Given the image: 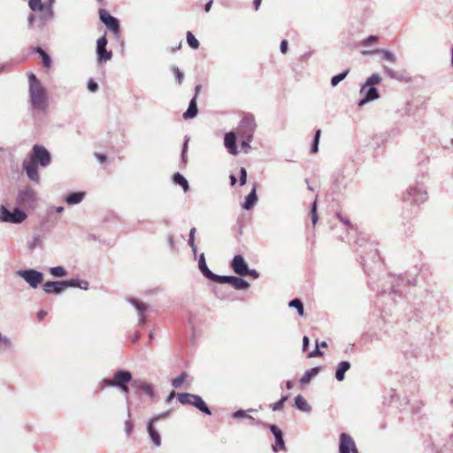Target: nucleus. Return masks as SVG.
<instances>
[{
    "instance_id": "50",
    "label": "nucleus",
    "mask_w": 453,
    "mask_h": 453,
    "mask_svg": "<svg viewBox=\"0 0 453 453\" xmlns=\"http://www.w3.org/2000/svg\"><path fill=\"white\" fill-rule=\"evenodd\" d=\"M95 155L100 163H104L106 161V156L99 153H96Z\"/></svg>"
},
{
    "instance_id": "48",
    "label": "nucleus",
    "mask_w": 453,
    "mask_h": 453,
    "mask_svg": "<svg viewBox=\"0 0 453 453\" xmlns=\"http://www.w3.org/2000/svg\"><path fill=\"white\" fill-rule=\"evenodd\" d=\"M280 51L283 54L287 53V51H288V41L287 40L281 41V42H280Z\"/></svg>"
},
{
    "instance_id": "7",
    "label": "nucleus",
    "mask_w": 453,
    "mask_h": 453,
    "mask_svg": "<svg viewBox=\"0 0 453 453\" xmlns=\"http://www.w3.org/2000/svg\"><path fill=\"white\" fill-rule=\"evenodd\" d=\"M27 219V214L19 209L11 212L5 206H0V221L10 223H21Z\"/></svg>"
},
{
    "instance_id": "29",
    "label": "nucleus",
    "mask_w": 453,
    "mask_h": 453,
    "mask_svg": "<svg viewBox=\"0 0 453 453\" xmlns=\"http://www.w3.org/2000/svg\"><path fill=\"white\" fill-rule=\"evenodd\" d=\"M84 196V193H72L66 197V202L69 204H75L80 203Z\"/></svg>"
},
{
    "instance_id": "52",
    "label": "nucleus",
    "mask_w": 453,
    "mask_h": 453,
    "mask_svg": "<svg viewBox=\"0 0 453 453\" xmlns=\"http://www.w3.org/2000/svg\"><path fill=\"white\" fill-rule=\"evenodd\" d=\"M308 345H309V338L307 336H304L303 339V350H306Z\"/></svg>"
},
{
    "instance_id": "20",
    "label": "nucleus",
    "mask_w": 453,
    "mask_h": 453,
    "mask_svg": "<svg viewBox=\"0 0 453 453\" xmlns=\"http://www.w3.org/2000/svg\"><path fill=\"white\" fill-rule=\"evenodd\" d=\"M197 114V106H196V99L193 97L189 103L188 110L183 113V118L185 119H193Z\"/></svg>"
},
{
    "instance_id": "40",
    "label": "nucleus",
    "mask_w": 453,
    "mask_h": 453,
    "mask_svg": "<svg viewBox=\"0 0 453 453\" xmlns=\"http://www.w3.org/2000/svg\"><path fill=\"white\" fill-rule=\"evenodd\" d=\"M195 234H196V228L193 227L190 230V233H189L188 244L192 247L193 250L196 252V246L195 244Z\"/></svg>"
},
{
    "instance_id": "47",
    "label": "nucleus",
    "mask_w": 453,
    "mask_h": 453,
    "mask_svg": "<svg viewBox=\"0 0 453 453\" xmlns=\"http://www.w3.org/2000/svg\"><path fill=\"white\" fill-rule=\"evenodd\" d=\"M174 74H175V77H176L178 82L181 83L183 77H184L183 73L178 68H176V69H174Z\"/></svg>"
},
{
    "instance_id": "62",
    "label": "nucleus",
    "mask_w": 453,
    "mask_h": 453,
    "mask_svg": "<svg viewBox=\"0 0 453 453\" xmlns=\"http://www.w3.org/2000/svg\"><path fill=\"white\" fill-rule=\"evenodd\" d=\"M322 347V348H327V343L326 342H322L320 343H319V347Z\"/></svg>"
},
{
    "instance_id": "59",
    "label": "nucleus",
    "mask_w": 453,
    "mask_h": 453,
    "mask_svg": "<svg viewBox=\"0 0 453 453\" xmlns=\"http://www.w3.org/2000/svg\"><path fill=\"white\" fill-rule=\"evenodd\" d=\"M251 135L249 136L248 140L247 141H243L242 142V148H249V142H250V138Z\"/></svg>"
},
{
    "instance_id": "61",
    "label": "nucleus",
    "mask_w": 453,
    "mask_h": 453,
    "mask_svg": "<svg viewBox=\"0 0 453 453\" xmlns=\"http://www.w3.org/2000/svg\"><path fill=\"white\" fill-rule=\"evenodd\" d=\"M231 185L234 186L236 183V178L234 175L230 176Z\"/></svg>"
},
{
    "instance_id": "9",
    "label": "nucleus",
    "mask_w": 453,
    "mask_h": 453,
    "mask_svg": "<svg viewBox=\"0 0 453 453\" xmlns=\"http://www.w3.org/2000/svg\"><path fill=\"white\" fill-rule=\"evenodd\" d=\"M340 453H358L356 443L350 435L348 434H342L340 436Z\"/></svg>"
},
{
    "instance_id": "17",
    "label": "nucleus",
    "mask_w": 453,
    "mask_h": 453,
    "mask_svg": "<svg viewBox=\"0 0 453 453\" xmlns=\"http://www.w3.org/2000/svg\"><path fill=\"white\" fill-rule=\"evenodd\" d=\"M19 200L22 203L31 204L35 201V194L32 189H26L19 193Z\"/></svg>"
},
{
    "instance_id": "54",
    "label": "nucleus",
    "mask_w": 453,
    "mask_h": 453,
    "mask_svg": "<svg viewBox=\"0 0 453 453\" xmlns=\"http://www.w3.org/2000/svg\"><path fill=\"white\" fill-rule=\"evenodd\" d=\"M384 69H385V73H386L388 76H390L391 78H394V77H395V73H394V71H393V70H391V69H389V68H388V67H385Z\"/></svg>"
},
{
    "instance_id": "49",
    "label": "nucleus",
    "mask_w": 453,
    "mask_h": 453,
    "mask_svg": "<svg viewBox=\"0 0 453 453\" xmlns=\"http://www.w3.org/2000/svg\"><path fill=\"white\" fill-rule=\"evenodd\" d=\"M46 316H47V311H42V310L38 311V313H37V319L40 321H42Z\"/></svg>"
},
{
    "instance_id": "23",
    "label": "nucleus",
    "mask_w": 453,
    "mask_h": 453,
    "mask_svg": "<svg viewBox=\"0 0 453 453\" xmlns=\"http://www.w3.org/2000/svg\"><path fill=\"white\" fill-rule=\"evenodd\" d=\"M230 280V285H232L235 289H246L250 286L246 280L235 276H232V279Z\"/></svg>"
},
{
    "instance_id": "13",
    "label": "nucleus",
    "mask_w": 453,
    "mask_h": 453,
    "mask_svg": "<svg viewBox=\"0 0 453 453\" xmlns=\"http://www.w3.org/2000/svg\"><path fill=\"white\" fill-rule=\"evenodd\" d=\"M224 144L230 154L236 155L238 153L236 146V136L234 132L226 134L224 138Z\"/></svg>"
},
{
    "instance_id": "44",
    "label": "nucleus",
    "mask_w": 453,
    "mask_h": 453,
    "mask_svg": "<svg viewBox=\"0 0 453 453\" xmlns=\"http://www.w3.org/2000/svg\"><path fill=\"white\" fill-rule=\"evenodd\" d=\"M242 124H246L250 127V131H253L255 125L252 118H245L242 120Z\"/></svg>"
},
{
    "instance_id": "64",
    "label": "nucleus",
    "mask_w": 453,
    "mask_h": 453,
    "mask_svg": "<svg viewBox=\"0 0 453 453\" xmlns=\"http://www.w3.org/2000/svg\"><path fill=\"white\" fill-rule=\"evenodd\" d=\"M173 396H174V392H172V393L169 395V396H168V398H167V401L169 402V401H170Z\"/></svg>"
},
{
    "instance_id": "51",
    "label": "nucleus",
    "mask_w": 453,
    "mask_h": 453,
    "mask_svg": "<svg viewBox=\"0 0 453 453\" xmlns=\"http://www.w3.org/2000/svg\"><path fill=\"white\" fill-rule=\"evenodd\" d=\"M245 416H246V415H245V411H242V410H241V411H236V412H234V418H243V417H245Z\"/></svg>"
},
{
    "instance_id": "63",
    "label": "nucleus",
    "mask_w": 453,
    "mask_h": 453,
    "mask_svg": "<svg viewBox=\"0 0 453 453\" xmlns=\"http://www.w3.org/2000/svg\"><path fill=\"white\" fill-rule=\"evenodd\" d=\"M286 386H287V388H288V389H290V388H292L293 384H292V382H291V381H289V380H288V381H287Z\"/></svg>"
},
{
    "instance_id": "5",
    "label": "nucleus",
    "mask_w": 453,
    "mask_h": 453,
    "mask_svg": "<svg viewBox=\"0 0 453 453\" xmlns=\"http://www.w3.org/2000/svg\"><path fill=\"white\" fill-rule=\"evenodd\" d=\"M177 397L181 404L192 405L203 413L211 415V411L201 396L190 393H180Z\"/></svg>"
},
{
    "instance_id": "3",
    "label": "nucleus",
    "mask_w": 453,
    "mask_h": 453,
    "mask_svg": "<svg viewBox=\"0 0 453 453\" xmlns=\"http://www.w3.org/2000/svg\"><path fill=\"white\" fill-rule=\"evenodd\" d=\"M132 381V374L128 371L119 370L117 371L112 379H105L103 380L104 387H117L125 395L129 393L127 384Z\"/></svg>"
},
{
    "instance_id": "16",
    "label": "nucleus",
    "mask_w": 453,
    "mask_h": 453,
    "mask_svg": "<svg viewBox=\"0 0 453 453\" xmlns=\"http://www.w3.org/2000/svg\"><path fill=\"white\" fill-rule=\"evenodd\" d=\"M158 418H153L150 422L149 423V426H148V432H149V434L153 441V443L156 445V446H160L161 444V438H160V434L156 431V429L153 427V422H155L156 420H157Z\"/></svg>"
},
{
    "instance_id": "37",
    "label": "nucleus",
    "mask_w": 453,
    "mask_h": 453,
    "mask_svg": "<svg viewBox=\"0 0 453 453\" xmlns=\"http://www.w3.org/2000/svg\"><path fill=\"white\" fill-rule=\"evenodd\" d=\"M377 52H381L382 57L385 60H388L392 63L395 62V57L390 51L382 50H377Z\"/></svg>"
},
{
    "instance_id": "43",
    "label": "nucleus",
    "mask_w": 453,
    "mask_h": 453,
    "mask_svg": "<svg viewBox=\"0 0 453 453\" xmlns=\"http://www.w3.org/2000/svg\"><path fill=\"white\" fill-rule=\"evenodd\" d=\"M378 41V37L374 35H371L368 38L365 39L362 42L364 46H367L371 43L376 42Z\"/></svg>"
},
{
    "instance_id": "58",
    "label": "nucleus",
    "mask_w": 453,
    "mask_h": 453,
    "mask_svg": "<svg viewBox=\"0 0 453 453\" xmlns=\"http://www.w3.org/2000/svg\"><path fill=\"white\" fill-rule=\"evenodd\" d=\"M211 4H212V0H210L204 6V11L206 12H210L211 10Z\"/></svg>"
},
{
    "instance_id": "36",
    "label": "nucleus",
    "mask_w": 453,
    "mask_h": 453,
    "mask_svg": "<svg viewBox=\"0 0 453 453\" xmlns=\"http://www.w3.org/2000/svg\"><path fill=\"white\" fill-rule=\"evenodd\" d=\"M347 74H348V71H346V72H344L342 73H340L338 75L334 76L332 78V80H331L332 86L335 87L340 81H342V80L345 79Z\"/></svg>"
},
{
    "instance_id": "42",
    "label": "nucleus",
    "mask_w": 453,
    "mask_h": 453,
    "mask_svg": "<svg viewBox=\"0 0 453 453\" xmlns=\"http://www.w3.org/2000/svg\"><path fill=\"white\" fill-rule=\"evenodd\" d=\"M247 180V172L245 168L242 167L240 170V184L243 186Z\"/></svg>"
},
{
    "instance_id": "60",
    "label": "nucleus",
    "mask_w": 453,
    "mask_h": 453,
    "mask_svg": "<svg viewBox=\"0 0 453 453\" xmlns=\"http://www.w3.org/2000/svg\"><path fill=\"white\" fill-rule=\"evenodd\" d=\"M338 218L340 219V220L346 226H349L350 223L348 219H343L342 217H341L340 215H338Z\"/></svg>"
},
{
    "instance_id": "4",
    "label": "nucleus",
    "mask_w": 453,
    "mask_h": 453,
    "mask_svg": "<svg viewBox=\"0 0 453 453\" xmlns=\"http://www.w3.org/2000/svg\"><path fill=\"white\" fill-rule=\"evenodd\" d=\"M81 283L78 280H62V281H47L43 284L42 288L47 294H60L67 287H79L84 289L88 288V283L83 281Z\"/></svg>"
},
{
    "instance_id": "11",
    "label": "nucleus",
    "mask_w": 453,
    "mask_h": 453,
    "mask_svg": "<svg viewBox=\"0 0 453 453\" xmlns=\"http://www.w3.org/2000/svg\"><path fill=\"white\" fill-rule=\"evenodd\" d=\"M107 39L105 36L100 37L96 42V53L98 61L106 62L112 57L111 51L106 50Z\"/></svg>"
},
{
    "instance_id": "24",
    "label": "nucleus",
    "mask_w": 453,
    "mask_h": 453,
    "mask_svg": "<svg viewBox=\"0 0 453 453\" xmlns=\"http://www.w3.org/2000/svg\"><path fill=\"white\" fill-rule=\"evenodd\" d=\"M381 81V77L378 73L372 74L365 81V84L362 87L360 93H364L368 86H374Z\"/></svg>"
},
{
    "instance_id": "32",
    "label": "nucleus",
    "mask_w": 453,
    "mask_h": 453,
    "mask_svg": "<svg viewBox=\"0 0 453 453\" xmlns=\"http://www.w3.org/2000/svg\"><path fill=\"white\" fill-rule=\"evenodd\" d=\"M290 307H293V308H296L298 311V314L300 316H303L304 314V309H303V303L301 302V300L299 299H294L292 300L289 304H288Z\"/></svg>"
},
{
    "instance_id": "35",
    "label": "nucleus",
    "mask_w": 453,
    "mask_h": 453,
    "mask_svg": "<svg viewBox=\"0 0 453 453\" xmlns=\"http://www.w3.org/2000/svg\"><path fill=\"white\" fill-rule=\"evenodd\" d=\"M320 134H321V131L319 129L317 130L316 134H315V137H314L313 145H312L311 150V153H312V154L318 152L319 142Z\"/></svg>"
},
{
    "instance_id": "22",
    "label": "nucleus",
    "mask_w": 453,
    "mask_h": 453,
    "mask_svg": "<svg viewBox=\"0 0 453 453\" xmlns=\"http://www.w3.org/2000/svg\"><path fill=\"white\" fill-rule=\"evenodd\" d=\"M319 372V367L311 368L305 372V373L300 379V383L305 385L311 381V380Z\"/></svg>"
},
{
    "instance_id": "38",
    "label": "nucleus",
    "mask_w": 453,
    "mask_h": 453,
    "mask_svg": "<svg viewBox=\"0 0 453 453\" xmlns=\"http://www.w3.org/2000/svg\"><path fill=\"white\" fill-rule=\"evenodd\" d=\"M311 214L312 225H313V226H315L317 222H318V220H319V215H318V212H317V201H315L313 203Z\"/></svg>"
},
{
    "instance_id": "18",
    "label": "nucleus",
    "mask_w": 453,
    "mask_h": 453,
    "mask_svg": "<svg viewBox=\"0 0 453 453\" xmlns=\"http://www.w3.org/2000/svg\"><path fill=\"white\" fill-rule=\"evenodd\" d=\"M350 368V364L348 361H342L338 364L335 372V378L339 381H342L345 378V372Z\"/></svg>"
},
{
    "instance_id": "21",
    "label": "nucleus",
    "mask_w": 453,
    "mask_h": 453,
    "mask_svg": "<svg viewBox=\"0 0 453 453\" xmlns=\"http://www.w3.org/2000/svg\"><path fill=\"white\" fill-rule=\"evenodd\" d=\"M257 196L256 193V187H254L251 192L246 196L245 202L242 204V207L246 210L251 209L255 203H257Z\"/></svg>"
},
{
    "instance_id": "2",
    "label": "nucleus",
    "mask_w": 453,
    "mask_h": 453,
    "mask_svg": "<svg viewBox=\"0 0 453 453\" xmlns=\"http://www.w3.org/2000/svg\"><path fill=\"white\" fill-rule=\"evenodd\" d=\"M29 96L34 108L42 111H44L47 108V92L34 73L29 75Z\"/></svg>"
},
{
    "instance_id": "41",
    "label": "nucleus",
    "mask_w": 453,
    "mask_h": 453,
    "mask_svg": "<svg viewBox=\"0 0 453 453\" xmlns=\"http://www.w3.org/2000/svg\"><path fill=\"white\" fill-rule=\"evenodd\" d=\"M323 355H324V353L319 349V342H317L315 349L308 354V357L311 358V357H323Z\"/></svg>"
},
{
    "instance_id": "55",
    "label": "nucleus",
    "mask_w": 453,
    "mask_h": 453,
    "mask_svg": "<svg viewBox=\"0 0 453 453\" xmlns=\"http://www.w3.org/2000/svg\"><path fill=\"white\" fill-rule=\"evenodd\" d=\"M261 3H262V0H254L253 1L254 8L256 11L259 9Z\"/></svg>"
},
{
    "instance_id": "10",
    "label": "nucleus",
    "mask_w": 453,
    "mask_h": 453,
    "mask_svg": "<svg viewBox=\"0 0 453 453\" xmlns=\"http://www.w3.org/2000/svg\"><path fill=\"white\" fill-rule=\"evenodd\" d=\"M99 16L101 21L114 34L119 31V24L116 18L112 17L106 10H100Z\"/></svg>"
},
{
    "instance_id": "12",
    "label": "nucleus",
    "mask_w": 453,
    "mask_h": 453,
    "mask_svg": "<svg viewBox=\"0 0 453 453\" xmlns=\"http://www.w3.org/2000/svg\"><path fill=\"white\" fill-rule=\"evenodd\" d=\"M231 267L234 272L240 276H246L249 273L248 265L242 255L234 257Z\"/></svg>"
},
{
    "instance_id": "25",
    "label": "nucleus",
    "mask_w": 453,
    "mask_h": 453,
    "mask_svg": "<svg viewBox=\"0 0 453 453\" xmlns=\"http://www.w3.org/2000/svg\"><path fill=\"white\" fill-rule=\"evenodd\" d=\"M198 265H199V269L203 273V275L205 277H207L208 279H210L211 277V275L213 274V273L211 271H210V269L207 267L206 262H205V257H204L203 254H202L200 256V258L198 261Z\"/></svg>"
},
{
    "instance_id": "34",
    "label": "nucleus",
    "mask_w": 453,
    "mask_h": 453,
    "mask_svg": "<svg viewBox=\"0 0 453 453\" xmlns=\"http://www.w3.org/2000/svg\"><path fill=\"white\" fill-rule=\"evenodd\" d=\"M50 273L55 277H63L66 275V271L62 266H56L50 269Z\"/></svg>"
},
{
    "instance_id": "1",
    "label": "nucleus",
    "mask_w": 453,
    "mask_h": 453,
    "mask_svg": "<svg viewBox=\"0 0 453 453\" xmlns=\"http://www.w3.org/2000/svg\"><path fill=\"white\" fill-rule=\"evenodd\" d=\"M51 162L50 153L42 145L35 144L33 147L32 153L28 160L23 162V169L28 178L35 182L39 181L38 165L42 167L48 166Z\"/></svg>"
},
{
    "instance_id": "56",
    "label": "nucleus",
    "mask_w": 453,
    "mask_h": 453,
    "mask_svg": "<svg viewBox=\"0 0 453 453\" xmlns=\"http://www.w3.org/2000/svg\"><path fill=\"white\" fill-rule=\"evenodd\" d=\"M126 428H127V434H130L132 428H133V425L131 424L130 421H127L126 422Z\"/></svg>"
},
{
    "instance_id": "27",
    "label": "nucleus",
    "mask_w": 453,
    "mask_h": 453,
    "mask_svg": "<svg viewBox=\"0 0 453 453\" xmlns=\"http://www.w3.org/2000/svg\"><path fill=\"white\" fill-rule=\"evenodd\" d=\"M175 184L180 185L184 191H187L188 189V180L179 173H176L173 175V178Z\"/></svg>"
},
{
    "instance_id": "46",
    "label": "nucleus",
    "mask_w": 453,
    "mask_h": 453,
    "mask_svg": "<svg viewBox=\"0 0 453 453\" xmlns=\"http://www.w3.org/2000/svg\"><path fill=\"white\" fill-rule=\"evenodd\" d=\"M134 304L135 305L136 309L140 311V313H142L146 310V305L142 303L135 301L134 302Z\"/></svg>"
},
{
    "instance_id": "30",
    "label": "nucleus",
    "mask_w": 453,
    "mask_h": 453,
    "mask_svg": "<svg viewBox=\"0 0 453 453\" xmlns=\"http://www.w3.org/2000/svg\"><path fill=\"white\" fill-rule=\"evenodd\" d=\"M188 377V372H183L180 376L174 378L172 380V385L175 388H180V386L183 384V382L186 380V379Z\"/></svg>"
},
{
    "instance_id": "8",
    "label": "nucleus",
    "mask_w": 453,
    "mask_h": 453,
    "mask_svg": "<svg viewBox=\"0 0 453 453\" xmlns=\"http://www.w3.org/2000/svg\"><path fill=\"white\" fill-rule=\"evenodd\" d=\"M17 273L33 288H38L43 281L42 273L34 269L19 270Z\"/></svg>"
},
{
    "instance_id": "31",
    "label": "nucleus",
    "mask_w": 453,
    "mask_h": 453,
    "mask_svg": "<svg viewBox=\"0 0 453 453\" xmlns=\"http://www.w3.org/2000/svg\"><path fill=\"white\" fill-rule=\"evenodd\" d=\"M187 42L190 48L196 50L199 48V42L191 32L187 33Z\"/></svg>"
},
{
    "instance_id": "15",
    "label": "nucleus",
    "mask_w": 453,
    "mask_h": 453,
    "mask_svg": "<svg viewBox=\"0 0 453 453\" xmlns=\"http://www.w3.org/2000/svg\"><path fill=\"white\" fill-rule=\"evenodd\" d=\"M370 88H366L365 92L364 98L359 102V106L364 105L365 103L379 98V92L376 88L372 86H369Z\"/></svg>"
},
{
    "instance_id": "53",
    "label": "nucleus",
    "mask_w": 453,
    "mask_h": 453,
    "mask_svg": "<svg viewBox=\"0 0 453 453\" xmlns=\"http://www.w3.org/2000/svg\"><path fill=\"white\" fill-rule=\"evenodd\" d=\"M201 88H202V86H201V85H196V88H195V96H194V97H196V99H197L198 95H199V93H200V91H201Z\"/></svg>"
},
{
    "instance_id": "39",
    "label": "nucleus",
    "mask_w": 453,
    "mask_h": 453,
    "mask_svg": "<svg viewBox=\"0 0 453 453\" xmlns=\"http://www.w3.org/2000/svg\"><path fill=\"white\" fill-rule=\"evenodd\" d=\"M287 396H282L280 401L274 403L272 407L273 411H280L281 409H283L284 403L287 401Z\"/></svg>"
},
{
    "instance_id": "14",
    "label": "nucleus",
    "mask_w": 453,
    "mask_h": 453,
    "mask_svg": "<svg viewBox=\"0 0 453 453\" xmlns=\"http://www.w3.org/2000/svg\"><path fill=\"white\" fill-rule=\"evenodd\" d=\"M270 429L275 436V444L273 445L274 451L285 449V444L282 437V432L275 425H272Z\"/></svg>"
},
{
    "instance_id": "19",
    "label": "nucleus",
    "mask_w": 453,
    "mask_h": 453,
    "mask_svg": "<svg viewBox=\"0 0 453 453\" xmlns=\"http://www.w3.org/2000/svg\"><path fill=\"white\" fill-rule=\"evenodd\" d=\"M132 386L137 389L142 390L146 395L152 397L153 388L151 385L148 384L147 382L142 381V380H134L132 382Z\"/></svg>"
},
{
    "instance_id": "6",
    "label": "nucleus",
    "mask_w": 453,
    "mask_h": 453,
    "mask_svg": "<svg viewBox=\"0 0 453 453\" xmlns=\"http://www.w3.org/2000/svg\"><path fill=\"white\" fill-rule=\"evenodd\" d=\"M28 5L35 12H40V18L43 20H49L53 17V8L50 3L43 4L42 0H29Z\"/></svg>"
},
{
    "instance_id": "57",
    "label": "nucleus",
    "mask_w": 453,
    "mask_h": 453,
    "mask_svg": "<svg viewBox=\"0 0 453 453\" xmlns=\"http://www.w3.org/2000/svg\"><path fill=\"white\" fill-rule=\"evenodd\" d=\"M248 275H250V276H251L253 278H257L258 277V273L255 270H249Z\"/></svg>"
},
{
    "instance_id": "26",
    "label": "nucleus",
    "mask_w": 453,
    "mask_h": 453,
    "mask_svg": "<svg viewBox=\"0 0 453 453\" xmlns=\"http://www.w3.org/2000/svg\"><path fill=\"white\" fill-rule=\"evenodd\" d=\"M295 406L303 411H307L310 410V406L306 400L301 395H297L295 399Z\"/></svg>"
},
{
    "instance_id": "45",
    "label": "nucleus",
    "mask_w": 453,
    "mask_h": 453,
    "mask_svg": "<svg viewBox=\"0 0 453 453\" xmlns=\"http://www.w3.org/2000/svg\"><path fill=\"white\" fill-rule=\"evenodd\" d=\"M88 88L92 92H96L98 89V85L96 81L90 80L88 83Z\"/></svg>"
},
{
    "instance_id": "33",
    "label": "nucleus",
    "mask_w": 453,
    "mask_h": 453,
    "mask_svg": "<svg viewBox=\"0 0 453 453\" xmlns=\"http://www.w3.org/2000/svg\"><path fill=\"white\" fill-rule=\"evenodd\" d=\"M232 276H219L217 274H212L210 278L211 280L218 282V283H229L231 282Z\"/></svg>"
},
{
    "instance_id": "28",
    "label": "nucleus",
    "mask_w": 453,
    "mask_h": 453,
    "mask_svg": "<svg viewBox=\"0 0 453 453\" xmlns=\"http://www.w3.org/2000/svg\"><path fill=\"white\" fill-rule=\"evenodd\" d=\"M35 52L40 54L41 58H42V63H43V65L46 68H50V66H51V59H50V56L43 50H42L41 48H35Z\"/></svg>"
}]
</instances>
